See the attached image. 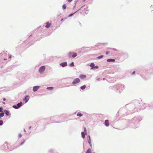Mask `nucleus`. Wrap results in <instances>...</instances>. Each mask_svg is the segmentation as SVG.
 I'll list each match as a JSON object with an SVG mask.
<instances>
[{"label":"nucleus","mask_w":153,"mask_h":153,"mask_svg":"<svg viewBox=\"0 0 153 153\" xmlns=\"http://www.w3.org/2000/svg\"><path fill=\"white\" fill-rule=\"evenodd\" d=\"M98 68V66H94V68Z\"/></svg>","instance_id":"26"},{"label":"nucleus","mask_w":153,"mask_h":153,"mask_svg":"<svg viewBox=\"0 0 153 153\" xmlns=\"http://www.w3.org/2000/svg\"><path fill=\"white\" fill-rule=\"evenodd\" d=\"M105 125L106 126H108L109 125V121L108 120H105Z\"/></svg>","instance_id":"9"},{"label":"nucleus","mask_w":153,"mask_h":153,"mask_svg":"<svg viewBox=\"0 0 153 153\" xmlns=\"http://www.w3.org/2000/svg\"><path fill=\"white\" fill-rule=\"evenodd\" d=\"M3 100H4V101H5V100H6V99L5 98H4Z\"/></svg>","instance_id":"32"},{"label":"nucleus","mask_w":153,"mask_h":153,"mask_svg":"<svg viewBox=\"0 0 153 153\" xmlns=\"http://www.w3.org/2000/svg\"><path fill=\"white\" fill-rule=\"evenodd\" d=\"M74 63L73 62H72L70 64V66H74Z\"/></svg>","instance_id":"23"},{"label":"nucleus","mask_w":153,"mask_h":153,"mask_svg":"<svg viewBox=\"0 0 153 153\" xmlns=\"http://www.w3.org/2000/svg\"><path fill=\"white\" fill-rule=\"evenodd\" d=\"M73 0H68V2H71Z\"/></svg>","instance_id":"27"},{"label":"nucleus","mask_w":153,"mask_h":153,"mask_svg":"<svg viewBox=\"0 0 153 153\" xmlns=\"http://www.w3.org/2000/svg\"><path fill=\"white\" fill-rule=\"evenodd\" d=\"M107 61L108 62H114L115 61V60L114 59H108Z\"/></svg>","instance_id":"10"},{"label":"nucleus","mask_w":153,"mask_h":153,"mask_svg":"<svg viewBox=\"0 0 153 153\" xmlns=\"http://www.w3.org/2000/svg\"><path fill=\"white\" fill-rule=\"evenodd\" d=\"M62 8L63 10L65 9L66 8V4H64L62 6Z\"/></svg>","instance_id":"20"},{"label":"nucleus","mask_w":153,"mask_h":153,"mask_svg":"<svg viewBox=\"0 0 153 153\" xmlns=\"http://www.w3.org/2000/svg\"><path fill=\"white\" fill-rule=\"evenodd\" d=\"M4 116V113L3 112L0 113V117H3Z\"/></svg>","instance_id":"21"},{"label":"nucleus","mask_w":153,"mask_h":153,"mask_svg":"<svg viewBox=\"0 0 153 153\" xmlns=\"http://www.w3.org/2000/svg\"><path fill=\"white\" fill-rule=\"evenodd\" d=\"M135 73V71H134L132 73V74H134Z\"/></svg>","instance_id":"28"},{"label":"nucleus","mask_w":153,"mask_h":153,"mask_svg":"<svg viewBox=\"0 0 153 153\" xmlns=\"http://www.w3.org/2000/svg\"><path fill=\"white\" fill-rule=\"evenodd\" d=\"M5 114L7 116H9L10 115L9 111L7 110H6Z\"/></svg>","instance_id":"14"},{"label":"nucleus","mask_w":153,"mask_h":153,"mask_svg":"<svg viewBox=\"0 0 153 153\" xmlns=\"http://www.w3.org/2000/svg\"><path fill=\"white\" fill-rule=\"evenodd\" d=\"M60 65L61 66L64 67L67 65V63L66 62H62L60 64Z\"/></svg>","instance_id":"7"},{"label":"nucleus","mask_w":153,"mask_h":153,"mask_svg":"<svg viewBox=\"0 0 153 153\" xmlns=\"http://www.w3.org/2000/svg\"><path fill=\"white\" fill-rule=\"evenodd\" d=\"M53 87H47V90H53Z\"/></svg>","instance_id":"18"},{"label":"nucleus","mask_w":153,"mask_h":153,"mask_svg":"<svg viewBox=\"0 0 153 153\" xmlns=\"http://www.w3.org/2000/svg\"><path fill=\"white\" fill-rule=\"evenodd\" d=\"M84 131L85 132H86V128H84Z\"/></svg>","instance_id":"29"},{"label":"nucleus","mask_w":153,"mask_h":153,"mask_svg":"<svg viewBox=\"0 0 153 153\" xmlns=\"http://www.w3.org/2000/svg\"><path fill=\"white\" fill-rule=\"evenodd\" d=\"M103 57V55H101L100 56H98L97 57V59H101Z\"/></svg>","instance_id":"22"},{"label":"nucleus","mask_w":153,"mask_h":153,"mask_svg":"<svg viewBox=\"0 0 153 153\" xmlns=\"http://www.w3.org/2000/svg\"><path fill=\"white\" fill-rule=\"evenodd\" d=\"M109 53V52H107L106 53V54H108Z\"/></svg>","instance_id":"30"},{"label":"nucleus","mask_w":153,"mask_h":153,"mask_svg":"<svg viewBox=\"0 0 153 153\" xmlns=\"http://www.w3.org/2000/svg\"><path fill=\"white\" fill-rule=\"evenodd\" d=\"M81 134L82 137L83 138H84L85 137V133L84 132H81Z\"/></svg>","instance_id":"16"},{"label":"nucleus","mask_w":153,"mask_h":153,"mask_svg":"<svg viewBox=\"0 0 153 153\" xmlns=\"http://www.w3.org/2000/svg\"><path fill=\"white\" fill-rule=\"evenodd\" d=\"M45 69V66L41 67L39 69V71L40 73H42Z\"/></svg>","instance_id":"3"},{"label":"nucleus","mask_w":153,"mask_h":153,"mask_svg":"<svg viewBox=\"0 0 153 153\" xmlns=\"http://www.w3.org/2000/svg\"><path fill=\"white\" fill-rule=\"evenodd\" d=\"M3 122L2 120H0V126L2 125L3 124Z\"/></svg>","instance_id":"24"},{"label":"nucleus","mask_w":153,"mask_h":153,"mask_svg":"<svg viewBox=\"0 0 153 153\" xmlns=\"http://www.w3.org/2000/svg\"><path fill=\"white\" fill-rule=\"evenodd\" d=\"M73 14H72H72H71L69 16H72V15H73Z\"/></svg>","instance_id":"31"},{"label":"nucleus","mask_w":153,"mask_h":153,"mask_svg":"<svg viewBox=\"0 0 153 153\" xmlns=\"http://www.w3.org/2000/svg\"><path fill=\"white\" fill-rule=\"evenodd\" d=\"M46 25L45 26V27L47 28H48L50 27L51 25V23H49L48 22H47L46 23Z\"/></svg>","instance_id":"8"},{"label":"nucleus","mask_w":153,"mask_h":153,"mask_svg":"<svg viewBox=\"0 0 153 153\" xmlns=\"http://www.w3.org/2000/svg\"><path fill=\"white\" fill-rule=\"evenodd\" d=\"M79 77L80 79H83L85 78L86 77V76L85 75H81L79 76Z\"/></svg>","instance_id":"11"},{"label":"nucleus","mask_w":153,"mask_h":153,"mask_svg":"<svg viewBox=\"0 0 153 153\" xmlns=\"http://www.w3.org/2000/svg\"><path fill=\"white\" fill-rule=\"evenodd\" d=\"M90 66L91 67V69H93L94 67V65L93 63H91Z\"/></svg>","instance_id":"13"},{"label":"nucleus","mask_w":153,"mask_h":153,"mask_svg":"<svg viewBox=\"0 0 153 153\" xmlns=\"http://www.w3.org/2000/svg\"><path fill=\"white\" fill-rule=\"evenodd\" d=\"M40 87V86H35L33 87V90L34 91H36Z\"/></svg>","instance_id":"6"},{"label":"nucleus","mask_w":153,"mask_h":153,"mask_svg":"<svg viewBox=\"0 0 153 153\" xmlns=\"http://www.w3.org/2000/svg\"><path fill=\"white\" fill-rule=\"evenodd\" d=\"M80 82V80L79 78H77L74 80L72 83L74 84H75L79 83Z\"/></svg>","instance_id":"4"},{"label":"nucleus","mask_w":153,"mask_h":153,"mask_svg":"<svg viewBox=\"0 0 153 153\" xmlns=\"http://www.w3.org/2000/svg\"><path fill=\"white\" fill-rule=\"evenodd\" d=\"M77 55V54L76 53L70 52L69 53L68 56L69 58H74Z\"/></svg>","instance_id":"1"},{"label":"nucleus","mask_w":153,"mask_h":153,"mask_svg":"<svg viewBox=\"0 0 153 153\" xmlns=\"http://www.w3.org/2000/svg\"><path fill=\"white\" fill-rule=\"evenodd\" d=\"M91 150L90 149H88L85 153H91Z\"/></svg>","instance_id":"12"},{"label":"nucleus","mask_w":153,"mask_h":153,"mask_svg":"<svg viewBox=\"0 0 153 153\" xmlns=\"http://www.w3.org/2000/svg\"><path fill=\"white\" fill-rule=\"evenodd\" d=\"M4 59V60H6V59Z\"/></svg>","instance_id":"36"},{"label":"nucleus","mask_w":153,"mask_h":153,"mask_svg":"<svg viewBox=\"0 0 153 153\" xmlns=\"http://www.w3.org/2000/svg\"><path fill=\"white\" fill-rule=\"evenodd\" d=\"M86 87V86L85 85H84L82 86L80 88L82 90L84 89Z\"/></svg>","instance_id":"17"},{"label":"nucleus","mask_w":153,"mask_h":153,"mask_svg":"<svg viewBox=\"0 0 153 153\" xmlns=\"http://www.w3.org/2000/svg\"><path fill=\"white\" fill-rule=\"evenodd\" d=\"M11 57V56L10 55V56H9V58H10Z\"/></svg>","instance_id":"34"},{"label":"nucleus","mask_w":153,"mask_h":153,"mask_svg":"<svg viewBox=\"0 0 153 153\" xmlns=\"http://www.w3.org/2000/svg\"><path fill=\"white\" fill-rule=\"evenodd\" d=\"M3 104H5V102H3Z\"/></svg>","instance_id":"33"},{"label":"nucleus","mask_w":153,"mask_h":153,"mask_svg":"<svg viewBox=\"0 0 153 153\" xmlns=\"http://www.w3.org/2000/svg\"><path fill=\"white\" fill-rule=\"evenodd\" d=\"M22 102H20L19 103H18L16 105H14L13 106V107L15 108V109H17L19 108L20 107H21V106H22Z\"/></svg>","instance_id":"2"},{"label":"nucleus","mask_w":153,"mask_h":153,"mask_svg":"<svg viewBox=\"0 0 153 153\" xmlns=\"http://www.w3.org/2000/svg\"><path fill=\"white\" fill-rule=\"evenodd\" d=\"M24 143V142H23L22 143V144H21V145H22L23 143Z\"/></svg>","instance_id":"35"},{"label":"nucleus","mask_w":153,"mask_h":153,"mask_svg":"<svg viewBox=\"0 0 153 153\" xmlns=\"http://www.w3.org/2000/svg\"><path fill=\"white\" fill-rule=\"evenodd\" d=\"M77 115L79 117H81L82 116V114L81 113H79L77 114Z\"/></svg>","instance_id":"19"},{"label":"nucleus","mask_w":153,"mask_h":153,"mask_svg":"<svg viewBox=\"0 0 153 153\" xmlns=\"http://www.w3.org/2000/svg\"><path fill=\"white\" fill-rule=\"evenodd\" d=\"M88 142L89 143L90 145L91 146V139L89 136V139L88 140Z\"/></svg>","instance_id":"15"},{"label":"nucleus","mask_w":153,"mask_h":153,"mask_svg":"<svg viewBox=\"0 0 153 153\" xmlns=\"http://www.w3.org/2000/svg\"><path fill=\"white\" fill-rule=\"evenodd\" d=\"M2 108L1 107H0V112L2 111Z\"/></svg>","instance_id":"25"},{"label":"nucleus","mask_w":153,"mask_h":153,"mask_svg":"<svg viewBox=\"0 0 153 153\" xmlns=\"http://www.w3.org/2000/svg\"><path fill=\"white\" fill-rule=\"evenodd\" d=\"M29 99V96H26L23 99V101H25V103H26L28 101Z\"/></svg>","instance_id":"5"}]
</instances>
